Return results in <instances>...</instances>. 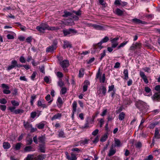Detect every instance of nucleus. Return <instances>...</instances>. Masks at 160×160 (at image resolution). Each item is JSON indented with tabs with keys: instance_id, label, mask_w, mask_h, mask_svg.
Listing matches in <instances>:
<instances>
[{
	"instance_id": "nucleus-1",
	"label": "nucleus",
	"mask_w": 160,
	"mask_h": 160,
	"mask_svg": "<svg viewBox=\"0 0 160 160\" xmlns=\"http://www.w3.org/2000/svg\"><path fill=\"white\" fill-rule=\"evenodd\" d=\"M36 29L41 32H43L46 29L49 30H54L59 29L58 27H49L46 23H42L39 26H37Z\"/></svg>"
},
{
	"instance_id": "nucleus-2",
	"label": "nucleus",
	"mask_w": 160,
	"mask_h": 160,
	"mask_svg": "<svg viewBox=\"0 0 160 160\" xmlns=\"http://www.w3.org/2000/svg\"><path fill=\"white\" fill-rule=\"evenodd\" d=\"M109 38L108 37L106 36L97 44L94 45H93L94 51L93 52L92 51V53H94L95 52H98L99 51L103 48V47L101 45L102 43L107 42Z\"/></svg>"
},
{
	"instance_id": "nucleus-3",
	"label": "nucleus",
	"mask_w": 160,
	"mask_h": 160,
	"mask_svg": "<svg viewBox=\"0 0 160 160\" xmlns=\"http://www.w3.org/2000/svg\"><path fill=\"white\" fill-rule=\"evenodd\" d=\"M11 64L9 66L7 69V70L9 71L16 67L18 68L23 67V65L18 64L17 62L15 60H13L11 62Z\"/></svg>"
},
{
	"instance_id": "nucleus-4",
	"label": "nucleus",
	"mask_w": 160,
	"mask_h": 160,
	"mask_svg": "<svg viewBox=\"0 0 160 160\" xmlns=\"http://www.w3.org/2000/svg\"><path fill=\"white\" fill-rule=\"evenodd\" d=\"M57 42L56 41H54L52 45L47 48L46 52H52L56 49L57 48Z\"/></svg>"
},
{
	"instance_id": "nucleus-5",
	"label": "nucleus",
	"mask_w": 160,
	"mask_h": 160,
	"mask_svg": "<svg viewBox=\"0 0 160 160\" xmlns=\"http://www.w3.org/2000/svg\"><path fill=\"white\" fill-rule=\"evenodd\" d=\"M135 105L136 107L140 111L143 110L144 108L145 103L142 101L138 100L136 101L135 102Z\"/></svg>"
},
{
	"instance_id": "nucleus-6",
	"label": "nucleus",
	"mask_w": 160,
	"mask_h": 160,
	"mask_svg": "<svg viewBox=\"0 0 160 160\" xmlns=\"http://www.w3.org/2000/svg\"><path fill=\"white\" fill-rule=\"evenodd\" d=\"M106 90V88L105 86H101L97 90V93L99 95L102 94L103 96H105Z\"/></svg>"
},
{
	"instance_id": "nucleus-7",
	"label": "nucleus",
	"mask_w": 160,
	"mask_h": 160,
	"mask_svg": "<svg viewBox=\"0 0 160 160\" xmlns=\"http://www.w3.org/2000/svg\"><path fill=\"white\" fill-rule=\"evenodd\" d=\"M141 47V44L138 42H136L135 44H132L130 48V50H134L137 48H140Z\"/></svg>"
},
{
	"instance_id": "nucleus-8",
	"label": "nucleus",
	"mask_w": 160,
	"mask_h": 160,
	"mask_svg": "<svg viewBox=\"0 0 160 160\" xmlns=\"http://www.w3.org/2000/svg\"><path fill=\"white\" fill-rule=\"evenodd\" d=\"M60 64L63 68L68 67L69 65V61L67 60H65L61 62Z\"/></svg>"
},
{
	"instance_id": "nucleus-9",
	"label": "nucleus",
	"mask_w": 160,
	"mask_h": 160,
	"mask_svg": "<svg viewBox=\"0 0 160 160\" xmlns=\"http://www.w3.org/2000/svg\"><path fill=\"white\" fill-rule=\"evenodd\" d=\"M119 39L118 38H115L111 40L112 42V47L113 48H116L118 44L117 40Z\"/></svg>"
},
{
	"instance_id": "nucleus-10",
	"label": "nucleus",
	"mask_w": 160,
	"mask_h": 160,
	"mask_svg": "<svg viewBox=\"0 0 160 160\" xmlns=\"http://www.w3.org/2000/svg\"><path fill=\"white\" fill-rule=\"evenodd\" d=\"M152 98L153 100L160 101V92L155 93L152 97Z\"/></svg>"
},
{
	"instance_id": "nucleus-11",
	"label": "nucleus",
	"mask_w": 160,
	"mask_h": 160,
	"mask_svg": "<svg viewBox=\"0 0 160 160\" xmlns=\"http://www.w3.org/2000/svg\"><path fill=\"white\" fill-rule=\"evenodd\" d=\"M91 26L93 28L98 30H103L104 29V27L99 25L97 24H92Z\"/></svg>"
},
{
	"instance_id": "nucleus-12",
	"label": "nucleus",
	"mask_w": 160,
	"mask_h": 160,
	"mask_svg": "<svg viewBox=\"0 0 160 160\" xmlns=\"http://www.w3.org/2000/svg\"><path fill=\"white\" fill-rule=\"evenodd\" d=\"M46 146L45 144H40L39 146V150L41 152H45Z\"/></svg>"
},
{
	"instance_id": "nucleus-13",
	"label": "nucleus",
	"mask_w": 160,
	"mask_h": 160,
	"mask_svg": "<svg viewBox=\"0 0 160 160\" xmlns=\"http://www.w3.org/2000/svg\"><path fill=\"white\" fill-rule=\"evenodd\" d=\"M133 22L135 23L136 24H145L146 23V22L144 21H142L139 19L137 18H134L132 19Z\"/></svg>"
},
{
	"instance_id": "nucleus-14",
	"label": "nucleus",
	"mask_w": 160,
	"mask_h": 160,
	"mask_svg": "<svg viewBox=\"0 0 160 160\" xmlns=\"http://www.w3.org/2000/svg\"><path fill=\"white\" fill-rule=\"evenodd\" d=\"M46 156L45 154H40L37 156L36 160H43L46 158Z\"/></svg>"
},
{
	"instance_id": "nucleus-15",
	"label": "nucleus",
	"mask_w": 160,
	"mask_h": 160,
	"mask_svg": "<svg viewBox=\"0 0 160 160\" xmlns=\"http://www.w3.org/2000/svg\"><path fill=\"white\" fill-rule=\"evenodd\" d=\"M45 137L44 136L41 135L38 138V142L42 144H45Z\"/></svg>"
},
{
	"instance_id": "nucleus-16",
	"label": "nucleus",
	"mask_w": 160,
	"mask_h": 160,
	"mask_svg": "<svg viewBox=\"0 0 160 160\" xmlns=\"http://www.w3.org/2000/svg\"><path fill=\"white\" fill-rule=\"evenodd\" d=\"M72 47V44L68 41H64L63 46V48L65 49L66 48H71Z\"/></svg>"
},
{
	"instance_id": "nucleus-17",
	"label": "nucleus",
	"mask_w": 160,
	"mask_h": 160,
	"mask_svg": "<svg viewBox=\"0 0 160 160\" xmlns=\"http://www.w3.org/2000/svg\"><path fill=\"white\" fill-rule=\"evenodd\" d=\"M65 25H72L73 24H74V22L72 20V18L70 19L69 20H67L65 22Z\"/></svg>"
},
{
	"instance_id": "nucleus-18",
	"label": "nucleus",
	"mask_w": 160,
	"mask_h": 160,
	"mask_svg": "<svg viewBox=\"0 0 160 160\" xmlns=\"http://www.w3.org/2000/svg\"><path fill=\"white\" fill-rule=\"evenodd\" d=\"M45 124L43 122H41L36 124V126L39 129H42L44 128Z\"/></svg>"
},
{
	"instance_id": "nucleus-19",
	"label": "nucleus",
	"mask_w": 160,
	"mask_h": 160,
	"mask_svg": "<svg viewBox=\"0 0 160 160\" xmlns=\"http://www.w3.org/2000/svg\"><path fill=\"white\" fill-rule=\"evenodd\" d=\"M62 114L60 113H58L56 114H55L54 116L52 117L51 118L52 120H53L55 119L59 118L61 117Z\"/></svg>"
},
{
	"instance_id": "nucleus-20",
	"label": "nucleus",
	"mask_w": 160,
	"mask_h": 160,
	"mask_svg": "<svg viewBox=\"0 0 160 160\" xmlns=\"http://www.w3.org/2000/svg\"><path fill=\"white\" fill-rule=\"evenodd\" d=\"M3 146L5 149H9L11 147L10 143L8 142H4L3 143Z\"/></svg>"
},
{
	"instance_id": "nucleus-21",
	"label": "nucleus",
	"mask_w": 160,
	"mask_h": 160,
	"mask_svg": "<svg viewBox=\"0 0 160 160\" xmlns=\"http://www.w3.org/2000/svg\"><path fill=\"white\" fill-rule=\"evenodd\" d=\"M115 144L116 146L120 147L121 146V143L119 140L117 138L114 139Z\"/></svg>"
},
{
	"instance_id": "nucleus-22",
	"label": "nucleus",
	"mask_w": 160,
	"mask_h": 160,
	"mask_svg": "<svg viewBox=\"0 0 160 160\" xmlns=\"http://www.w3.org/2000/svg\"><path fill=\"white\" fill-rule=\"evenodd\" d=\"M116 149H113L112 147L110 148L109 150V153L108 154L109 156H111L114 155L116 152Z\"/></svg>"
},
{
	"instance_id": "nucleus-23",
	"label": "nucleus",
	"mask_w": 160,
	"mask_h": 160,
	"mask_svg": "<svg viewBox=\"0 0 160 160\" xmlns=\"http://www.w3.org/2000/svg\"><path fill=\"white\" fill-rule=\"evenodd\" d=\"M23 126L26 129L28 130L30 128H32V125L30 124L28 122H27L25 123V122H24Z\"/></svg>"
},
{
	"instance_id": "nucleus-24",
	"label": "nucleus",
	"mask_w": 160,
	"mask_h": 160,
	"mask_svg": "<svg viewBox=\"0 0 160 160\" xmlns=\"http://www.w3.org/2000/svg\"><path fill=\"white\" fill-rule=\"evenodd\" d=\"M116 13L118 16H122L123 14V11L121 10L119 8H117L116 10Z\"/></svg>"
},
{
	"instance_id": "nucleus-25",
	"label": "nucleus",
	"mask_w": 160,
	"mask_h": 160,
	"mask_svg": "<svg viewBox=\"0 0 160 160\" xmlns=\"http://www.w3.org/2000/svg\"><path fill=\"white\" fill-rule=\"evenodd\" d=\"M123 73L124 75V79L125 80H127L128 78V72L127 69H124L123 71Z\"/></svg>"
},
{
	"instance_id": "nucleus-26",
	"label": "nucleus",
	"mask_w": 160,
	"mask_h": 160,
	"mask_svg": "<svg viewBox=\"0 0 160 160\" xmlns=\"http://www.w3.org/2000/svg\"><path fill=\"white\" fill-rule=\"evenodd\" d=\"M72 112H76V108L77 107V103L75 101H74L72 103Z\"/></svg>"
},
{
	"instance_id": "nucleus-27",
	"label": "nucleus",
	"mask_w": 160,
	"mask_h": 160,
	"mask_svg": "<svg viewBox=\"0 0 160 160\" xmlns=\"http://www.w3.org/2000/svg\"><path fill=\"white\" fill-rule=\"evenodd\" d=\"M159 130L158 128H156L155 130V132L154 137L155 138L157 139H159L160 138V137L158 135L159 134Z\"/></svg>"
},
{
	"instance_id": "nucleus-28",
	"label": "nucleus",
	"mask_w": 160,
	"mask_h": 160,
	"mask_svg": "<svg viewBox=\"0 0 160 160\" xmlns=\"http://www.w3.org/2000/svg\"><path fill=\"white\" fill-rule=\"evenodd\" d=\"M124 116L125 113L124 112H122L119 115V120L122 121L124 119Z\"/></svg>"
},
{
	"instance_id": "nucleus-29",
	"label": "nucleus",
	"mask_w": 160,
	"mask_h": 160,
	"mask_svg": "<svg viewBox=\"0 0 160 160\" xmlns=\"http://www.w3.org/2000/svg\"><path fill=\"white\" fill-rule=\"evenodd\" d=\"M22 144L21 143H17L14 149L16 150H19L20 149Z\"/></svg>"
},
{
	"instance_id": "nucleus-30",
	"label": "nucleus",
	"mask_w": 160,
	"mask_h": 160,
	"mask_svg": "<svg viewBox=\"0 0 160 160\" xmlns=\"http://www.w3.org/2000/svg\"><path fill=\"white\" fill-rule=\"evenodd\" d=\"M64 13V14L62 16L63 17H67L69 16L71 17L72 15V14L71 12L67 11H65Z\"/></svg>"
},
{
	"instance_id": "nucleus-31",
	"label": "nucleus",
	"mask_w": 160,
	"mask_h": 160,
	"mask_svg": "<svg viewBox=\"0 0 160 160\" xmlns=\"http://www.w3.org/2000/svg\"><path fill=\"white\" fill-rule=\"evenodd\" d=\"M58 136L59 137L64 138L65 136V134L63 131L61 130L58 132Z\"/></svg>"
},
{
	"instance_id": "nucleus-32",
	"label": "nucleus",
	"mask_w": 160,
	"mask_h": 160,
	"mask_svg": "<svg viewBox=\"0 0 160 160\" xmlns=\"http://www.w3.org/2000/svg\"><path fill=\"white\" fill-rule=\"evenodd\" d=\"M64 36H66L70 34L69 29H65L63 30Z\"/></svg>"
},
{
	"instance_id": "nucleus-33",
	"label": "nucleus",
	"mask_w": 160,
	"mask_h": 160,
	"mask_svg": "<svg viewBox=\"0 0 160 160\" xmlns=\"http://www.w3.org/2000/svg\"><path fill=\"white\" fill-rule=\"evenodd\" d=\"M91 119L89 120V118H88L86 121V122L85 124L84 128H87L89 126V124L90 122H91V123H92L93 122H92Z\"/></svg>"
},
{
	"instance_id": "nucleus-34",
	"label": "nucleus",
	"mask_w": 160,
	"mask_h": 160,
	"mask_svg": "<svg viewBox=\"0 0 160 160\" xmlns=\"http://www.w3.org/2000/svg\"><path fill=\"white\" fill-rule=\"evenodd\" d=\"M108 138V136L107 134H105L101 138L100 141L102 142L105 141Z\"/></svg>"
},
{
	"instance_id": "nucleus-35",
	"label": "nucleus",
	"mask_w": 160,
	"mask_h": 160,
	"mask_svg": "<svg viewBox=\"0 0 160 160\" xmlns=\"http://www.w3.org/2000/svg\"><path fill=\"white\" fill-rule=\"evenodd\" d=\"M34 155L33 154H28L24 160H32Z\"/></svg>"
},
{
	"instance_id": "nucleus-36",
	"label": "nucleus",
	"mask_w": 160,
	"mask_h": 160,
	"mask_svg": "<svg viewBox=\"0 0 160 160\" xmlns=\"http://www.w3.org/2000/svg\"><path fill=\"white\" fill-rule=\"evenodd\" d=\"M23 112V110L22 109H17L14 111V113L16 114H18L22 113Z\"/></svg>"
},
{
	"instance_id": "nucleus-37",
	"label": "nucleus",
	"mask_w": 160,
	"mask_h": 160,
	"mask_svg": "<svg viewBox=\"0 0 160 160\" xmlns=\"http://www.w3.org/2000/svg\"><path fill=\"white\" fill-rule=\"evenodd\" d=\"M32 147L31 146H26L24 148V151L26 152H29L32 151Z\"/></svg>"
},
{
	"instance_id": "nucleus-38",
	"label": "nucleus",
	"mask_w": 160,
	"mask_h": 160,
	"mask_svg": "<svg viewBox=\"0 0 160 160\" xmlns=\"http://www.w3.org/2000/svg\"><path fill=\"white\" fill-rule=\"evenodd\" d=\"M105 80V74H102V77L100 78V82L102 83H104Z\"/></svg>"
},
{
	"instance_id": "nucleus-39",
	"label": "nucleus",
	"mask_w": 160,
	"mask_h": 160,
	"mask_svg": "<svg viewBox=\"0 0 160 160\" xmlns=\"http://www.w3.org/2000/svg\"><path fill=\"white\" fill-rule=\"evenodd\" d=\"M84 75V69L83 68L81 69L79 71V77H82Z\"/></svg>"
},
{
	"instance_id": "nucleus-40",
	"label": "nucleus",
	"mask_w": 160,
	"mask_h": 160,
	"mask_svg": "<svg viewBox=\"0 0 160 160\" xmlns=\"http://www.w3.org/2000/svg\"><path fill=\"white\" fill-rule=\"evenodd\" d=\"M136 147L137 148H140L142 146V144L141 142H138L135 144Z\"/></svg>"
},
{
	"instance_id": "nucleus-41",
	"label": "nucleus",
	"mask_w": 160,
	"mask_h": 160,
	"mask_svg": "<svg viewBox=\"0 0 160 160\" xmlns=\"http://www.w3.org/2000/svg\"><path fill=\"white\" fill-rule=\"evenodd\" d=\"M26 142L27 145H30L32 143V140L31 138H30L26 140Z\"/></svg>"
},
{
	"instance_id": "nucleus-42",
	"label": "nucleus",
	"mask_w": 160,
	"mask_h": 160,
	"mask_svg": "<svg viewBox=\"0 0 160 160\" xmlns=\"http://www.w3.org/2000/svg\"><path fill=\"white\" fill-rule=\"evenodd\" d=\"M11 103L14 106H18L19 105V103L15 100L12 101Z\"/></svg>"
},
{
	"instance_id": "nucleus-43",
	"label": "nucleus",
	"mask_w": 160,
	"mask_h": 160,
	"mask_svg": "<svg viewBox=\"0 0 160 160\" xmlns=\"http://www.w3.org/2000/svg\"><path fill=\"white\" fill-rule=\"evenodd\" d=\"M89 139H85L84 140H82L81 141V144L82 145H84L85 144H87L88 143V142L89 141Z\"/></svg>"
},
{
	"instance_id": "nucleus-44",
	"label": "nucleus",
	"mask_w": 160,
	"mask_h": 160,
	"mask_svg": "<svg viewBox=\"0 0 160 160\" xmlns=\"http://www.w3.org/2000/svg\"><path fill=\"white\" fill-rule=\"evenodd\" d=\"M77 159V158L74 154H73L72 153H71V157H70V159H69V160H76Z\"/></svg>"
},
{
	"instance_id": "nucleus-45",
	"label": "nucleus",
	"mask_w": 160,
	"mask_h": 160,
	"mask_svg": "<svg viewBox=\"0 0 160 160\" xmlns=\"http://www.w3.org/2000/svg\"><path fill=\"white\" fill-rule=\"evenodd\" d=\"M0 103L1 104H5L7 103V101L4 98H2L0 99Z\"/></svg>"
},
{
	"instance_id": "nucleus-46",
	"label": "nucleus",
	"mask_w": 160,
	"mask_h": 160,
	"mask_svg": "<svg viewBox=\"0 0 160 160\" xmlns=\"http://www.w3.org/2000/svg\"><path fill=\"white\" fill-rule=\"evenodd\" d=\"M101 57L99 59L100 61H101L102 58L106 55V51L104 50L103 51V53H101Z\"/></svg>"
},
{
	"instance_id": "nucleus-47",
	"label": "nucleus",
	"mask_w": 160,
	"mask_h": 160,
	"mask_svg": "<svg viewBox=\"0 0 160 160\" xmlns=\"http://www.w3.org/2000/svg\"><path fill=\"white\" fill-rule=\"evenodd\" d=\"M67 92V88L65 87H63L62 88L61 92L62 94H65Z\"/></svg>"
},
{
	"instance_id": "nucleus-48",
	"label": "nucleus",
	"mask_w": 160,
	"mask_h": 160,
	"mask_svg": "<svg viewBox=\"0 0 160 160\" xmlns=\"http://www.w3.org/2000/svg\"><path fill=\"white\" fill-rule=\"evenodd\" d=\"M19 61L22 63H25L26 62L25 58L22 56H21L20 57Z\"/></svg>"
},
{
	"instance_id": "nucleus-49",
	"label": "nucleus",
	"mask_w": 160,
	"mask_h": 160,
	"mask_svg": "<svg viewBox=\"0 0 160 160\" xmlns=\"http://www.w3.org/2000/svg\"><path fill=\"white\" fill-rule=\"evenodd\" d=\"M72 12L75 13L77 16H80L81 15V11L80 10H79L77 11H73Z\"/></svg>"
},
{
	"instance_id": "nucleus-50",
	"label": "nucleus",
	"mask_w": 160,
	"mask_h": 160,
	"mask_svg": "<svg viewBox=\"0 0 160 160\" xmlns=\"http://www.w3.org/2000/svg\"><path fill=\"white\" fill-rule=\"evenodd\" d=\"M58 85L60 87H61L64 85L63 82L61 79H60L58 82Z\"/></svg>"
},
{
	"instance_id": "nucleus-51",
	"label": "nucleus",
	"mask_w": 160,
	"mask_h": 160,
	"mask_svg": "<svg viewBox=\"0 0 160 160\" xmlns=\"http://www.w3.org/2000/svg\"><path fill=\"white\" fill-rule=\"evenodd\" d=\"M6 108V106L5 105H0V109L2 111H4L5 110Z\"/></svg>"
},
{
	"instance_id": "nucleus-52",
	"label": "nucleus",
	"mask_w": 160,
	"mask_h": 160,
	"mask_svg": "<svg viewBox=\"0 0 160 160\" xmlns=\"http://www.w3.org/2000/svg\"><path fill=\"white\" fill-rule=\"evenodd\" d=\"M128 42V41H126L125 42H123L118 47V49L120 48L123 47Z\"/></svg>"
},
{
	"instance_id": "nucleus-53",
	"label": "nucleus",
	"mask_w": 160,
	"mask_h": 160,
	"mask_svg": "<svg viewBox=\"0 0 160 160\" xmlns=\"http://www.w3.org/2000/svg\"><path fill=\"white\" fill-rule=\"evenodd\" d=\"M69 30L70 31V34H76L78 32L77 31L74 29L70 28Z\"/></svg>"
},
{
	"instance_id": "nucleus-54",
	"label": "nucleus",
	"mask_w": 160,
	"mask_h": 160,
	"mask_svg": "<svg viewBox=\"0 0 160 160\" xmlns=\"http://www.w3.org/2000/svg\"><path fill=\"white\" fill-rule=\"evenodd\" d=\"M37 113L35 112H32L31 113V117L32 118H34L36 116Z\"/></svg>"
},
{
	"instance_id": "nucleus-55",
	"label": "nucleus",
	"mask_w": 160,
	"mask_h": 160,
	"mask_svg": "<svg viewBox=\"0 0 160 160\" xmlns=\"http://www.w3.org/2000/svg\"><path fill=\"white\" fill-rule=\"evenodd\" d=\"M7 37L8 39H13L14 38V36L10 34H8L7 36Z\"/></svg>"
},
{
	"instance_id": "nucleus-56",
	"label": "nucleus",
	"mask_w": 160,
	"mask_h": 160,
	"mask_svg": "<svg viewBox=\"0 0 160 160\" xmlns=\"http://www.w3.org/2000/svg\"><path fill=\"white\" fill-rule=\"evenodd\" d=\"M153 158V156L151 155H149L147 158H146L145 159V160H152Z\"/></svg>"
},
{
	"instance_id": "nucleus-57",
	"label": "nucleus",
	"mask_w": 160,
	"mask_h": 160,
	"mask_svg": "<svg viewBox=\"0 0 160 160\" xmlns=\"http://www.w3.org/2000/svg\"><path fill=\"white\" fill-rule=\"evenodd\" d=\"M37 73L35 72H33L31 77V79L34 80L36 77Z\"/></svg>"
},
{
	"instance_id": "nucleus-58",
	"label": "nucleus",
	"mask_w": 160,
	"mask_h": 160,
	"mask_svg": "<svg viewBox=\"0 0 160 160\" xmlns=\"http://www.w3.org/2000/svg\"><path fill=\"white\" fill-rule=\"evenodd\" d=\"M99 112H97L95 113V115H93L92 117V122H94V119L99 114Z\"/></svg>"
},
{
	"instance_id": "nucleus-59",
	"label": "nucleus",
	"mask_w": 160,
	"mask_h": 160,
	"mask_svg": "<svg viewBox=\"0 0 160 160\" xmlns=\"http://www.w3.org/2000/svg\"><path fill=\"white\" fill-rule=\"evenodd\" d=\"M99 132V130L98 129H96L94 131H93L92 133V134L94 136H96L98 134Z\"/></svg>"
},
{
	"instance_id": "nucleus-60",
	"label": "nucleus",
	"mask_w": 160,
	"mask_h": 160,
	"mask_svg": "<svg viewBox=\"0 0 160 160\" xmlns=\"http://www.w3.org/2000/svg\"><path fill=\"white\" fill-rule=\"evenodd\" d=\"M140 75L142 78L146 77L144 72L142 71H140Z\"/></svg>"
},
{
	"instance_id": "nucleus-61",
	"label": "nucleus",
	"mask_w": 160,
	"mask_h": 160,
	"mask_svg": "<svg viewBox=\"0 0 160 160\" xmlns=\"http://www.w3.org/2000/svg\"><path fill=\"white\" fill-rule=\"evenodd\" d=\"M3 92L4 94H9L11 93V91L7 89L3 90Z\"/></svg>"
},
{
	"instance_id": "nucleus-62",
	"label": "nucleus",
	"mask_w": 160,
	"mask_h": 160,
	"mask_svg": "<svg viewBox=\"0 0 160 160\" xmlns=\"http://www.w3.org/2000/svg\"><path fill=\"white\" fill-rule=\"evenodd\" d=\"M57 75L58 77L60 78H62L63 76L62 73V72H57Z\"/></svg>"
},
{
	"instance_id": "nucleus-63",
	"label": "nucleus",
	"mask_w": 160,
	"mask_h": 160,
	"mask_svg": "<svg viewBox=\"0 0 160 160\" xmlns=\"http://www.w3.org/2000/svg\"><path fill=\"white\" fill-rule=\"evenodd\" d=\"M114 88V85H112L111 86H109L108 87V92H109L112 91Z\"/></svg>"
},
{
	"instance_id": "nucleus-64",
	"label": "nucleus",
	"mask_w": 160,
	"mask_h": 160,
	"mask_svg": "<svg viewBox=\"0 0 160 160\" xmlns=\"http://www.w3.org/2000/svg\"><path fill=\"white\" fill-rule=\"evenodd\" d=\"M94 59L95 58L94 57L91 58L88 62V63L89 64L91 63L94 61Z\"/></svg>"
}]
</instances>
